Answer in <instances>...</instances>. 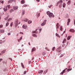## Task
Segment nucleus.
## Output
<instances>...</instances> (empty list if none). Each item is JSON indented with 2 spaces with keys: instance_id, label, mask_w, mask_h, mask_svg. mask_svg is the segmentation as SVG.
Returning a JSON list of instances; mask_svg holds the SVG:
<instances>
[{
  "instance_id": "54",
  "label": "nucleus",
  "mask_w": 75,
  "mask_h": 75,
  "mask_svg": "<svg viewBox=\"0 0 75 75\" xmlns=\"http://www.w3.org/2000/svg\"><path fill=\"white\" fill-rule=\"evenodd\" d=\"M2 43V41L1 40H0V44Z\"/></svg>"
},
{
  "instance_id": "34",
  "label": "nucleus",
  "mask_w": 75,
  "mask_h": 75,
  "mask_svg": "<svg viewBox=\"0 0 75 75\" xmlns=\"http://www.w3.org/2000/svg\"><path fill=\"white\" fill-rule=\"evenodd\" d=\"M68 22L69 23V22H70L71 21V20L70 19H68Z\"/></svg>"
},
{
  "instance_id": "30",
  "label": "nucleus",
  "mask_w": 75,
  "mask_h": 75,
  "mask_svg": "<svg viewBox=\"0 0 75 75\" xmlns=\"http://www.w3.org/2000/svg\"><path fill=\"white\" fill-rule=\"evenodd\" d=\"M11 20H12V18H10L8 19V22L10 21H11Z\"/></svg>"
},
{
  "instance_id": "31",
  "label": "nucleus",
  "mask_w": 75,
  "mask_h": 75,
  "mask_svg": "<svg viewBox=\"0 0 75 75\" xmlns=\"http://www.w3.org/2000/svg\"><path fill=\"white\" fill-rule=\"evenodd\" d=\"M65 41H66V39H64L63 40V43H64V42H65Z\"/></svg>"
},
{
  "instance_id": "17",
  "label": "nucleus",
  "mask_w": 75,
  "mask_h": 75,
  "mask_svg": "<svg viewBox=\"0 0 75 75\" xmlns=\"http://www.w3.org/2000/svg\"><path fill=\"white\" fill-rule=\"evenodd\" d=\"M35 47L33 48L32 49V52H33V51H35Z\"/></svg>"
},
{
  "instance_id": "44",
  "label": "nucleus",
  "mask_w": 75,
  "mask_h": 75,
  "mask_svg": "<svg viewBox=\"0 0 75 75\" xmlns=\"http://www.w3.org/2000/svg\"><path fill=\"white\" fill-rule=\"evenodd\" d=\"M10 26L11 27H12V26H13V23H11L10 24Z\"/></svg>"
},
{
  "instance_id": "14",
  "label": "nucleus",
  "mask_w": 75,
  "mask_h": 75,
  "mask_svg": "<svg viewBox=\"0 0 75 75\" xmlns=\"http://www.w3.org/2000/svg\"><path fill=\"white\" fill-rule=\"evenodd\" d=\"M56 36L57 37H59H59H60V36H59V35H58V33H56Z\"/></svg>"
},
{
  "instance_id": "42",
  "label": "nucleus",
  "mask_w": 75,
  "mask_h": 75,
  "mask_svg": "<svg viewBox=\"0 0 75 75\" xmlns=\"http://www.w3.org/2000/svg\"><path fill=\"white\" fill-rule=\"evenodd\" d=\"M31 61H29V62H28L29 64H31Z\"/></svg>"
},
{
  "instance_id": "56",
  "label": "nucleus",
  "mask_w": 75,
  "mask_h": 75,
  "mask_svg": "<svg viewBox=\"0 0 75 75\" xmlns=\"http://www.w3.org/2000/svg\"><path fill=\"white\" fill-rule=\"evenodd\" d=\"M34 59V57H33L32 59V60H33V59Z\"/></svg>"
},
{
  "instance_id": "52",
  "label": "nucleus",
  "mask_w": 75,
  "mask_h": 75,
  "mask_svg": "<svg viewBox=\"0 0 75 75\" xmlns=\"http://www.w3.org/2000/svg\"><path fill=\"white\" fill-rule=\"evenodd\" d=\"M69 22H68L67 23V25H69Z\"/></svg>"
},
{
  "instance_id": "6",
  "label": "nucleus",
  "mask_w": 75,
  "mask_h": 75,
  "mask_svg": "<svg viewBox=\"0 0 75 75\" xmlns=\"http://www.w3.org/2000/svg\"><path fill=\"white\" fill-rule=\"evenodd\" d=\"M65 71H66V70H65V69H64L63 71L61 72V73L60 74V75H62V74H64V73H65Z\"/></svg>"
},
{
  "instance_id": "57",
  "label": "nucleus",
  "mask_w": 75,
  "mask_h": 75,
  "mask_svg": "<svg viewBox=\"0 0 75 75\" xmlns=\"http://www.w3.org/2000/svg\"><path fill=\"white\" fill-rule=\"evenodd\" d=\"M36 1H38V2H40V0H36Z\"/></svg>"
},
{
  "instance_id": "64",
  "label": "nucleus",
  "mask_w": 75,
  "mask_h": 75,
  "mask_svg": "<svg viewBox=\"0 0 75 75\" xmlns=\"http://www.w3.org/2000/svg\"><path fill=\"white\" fill-rule=\"evenodd\" d=\"M67 68H66L65 69H65V70H67Z\"/></svg>"
},
{
  "instance_id": "22",
  "label": "nucleus",
  "mask_w": 75,
  "mask_h": 75,
  "mask_svg": "<svg viewBox=\"0 0 75 75\" xmlns=\"http://www.w3.org/2000/svg\"><path fill=\"white\" fill-rule=\"evenodd\" d=\"M70 39H71V37L70 36H68L67 38V40H69Z\"/></svg>"
},
{
  "instance_id": "13",
  "label": "nucleus",
  "mask_w": 75,
  "mask_h": 75,
  "mask_svg": "<svg viewBox=\"0 0 75 75\" xmlns=\"http://www.w3.org/2000/svg\"><path fill=\"white\" fill-rule=\"evenodd\" d=\"M23 21L25 22H27V21H28V19L25 18L24 19Z\"/></svg>"
},
{
  "instance_id": "28",
  "label": "nucleus",
  "mask_w": 75,
  "mask_h": 75,
  "mask_svg": "<svg viewBox=\"0 0 75 75\" xmlns=\"http://www.w3.org/2000/svg\"><path fill=\"white\" fill-rule=\"evenodd\" d=\"M8 24H9V23L8 22H7L6 24V26L7 27V26H8Z\"/></svg>"
},
{
  "instance_id": "23",
  "label": "nucleus",
  "mask_w": 75,
  "mask_h": 75,
  "mask_svg": "<svg viewBox=\"0 0 75 75\" xmlns=\"http://www.w3.org/2000/svg\"><path fill=\"white\" fill-rule=\"evenodd\" d=\"M65 6H66V4L65 3H64L63 4V7H65Z\"/></svg>"
},
{
  "instance_id": "48",
  "label": "nucleus",
  "mask_w": 75,
  "mask_h": 75,
  "mask_svg": "<svg viewBox=\"0 0 75 75\" xmlns=\"http://www.w3.org/2000/svg\"><path fill=\"white\" fill-rule=\"evenodd\" d=\"M27 5H24L23 7H27Z\"/></svg>"
},
{
  "instance_id": "38",
  "label": "nucleus",
  "mask_w": 75,
  "mask_h": 75,
  "mask_svg": "<svg viewBox=\"0 0 75 75\" xmlns=\"http://www.w3.org/2000/svg\"><path fill=\"white\" fill-rule=\"evenodd\" d=\"M55 48V47H53L52 48V51H54Z\"/></svg>"
},
{
  "instance_id": "10",
  "label": "nucleus",
  "mask_w": 75,
  "mask_h": 75,
  "mask_svg": "<svg viewBox=\"0 0 75 75\" xmlns=\"http://www.w3.org/2000/svg\"><path fill=\"white\" fill-rule=\"evenodd\" d=\"M56 28H59V23H57V25H56Z\"/></svg>"
},
{
  "instance_id": "55",
  "label": "nucleus",
  "mask_w": 75,
  "mask_h": 75,
  "mask_svg": "<svg viewBox=\"0 0 75 75\" xmlns=\"http://www.w3.org/2000/svg\"><path fill=\"white\" fill-rule=\"evenodd\" d=\"M24 74H26V72H25V71H24V72L23 73Z\"/></svg>"
},
{
  "instance_id": "37",
  "label": "nucleus",
  "mask_w": 75,
  "mask_h": 75,
  "mask_svg": "<svg viewBox=\"0 0 75 75\" xmlns=\"http://www.w3.org/2000/svg\"><path fill=\"white\" fill-rule=\"evenodd\" d=\"M12 11H13V9H11L10 11V13H11V12H12Z\"/></svg>"
},
{
  "instance_id": "8",
  "label": "nucleus",
  "mask_w": 75,
  "mask_h": 75,
  "mask_svg": "<svg viewBox=\"0 0 75 75\" xmlns=\"http://www.w3.org/2000/svg\"><path fill=\"white\" fill-rule=\"evenodd\" d=\"M43 72V70H39L38 71V74H42Z\"/></svg>"
},
{
  "instance_id": "35",
  "label": "nucleus",
  "mask_w": 75,
  "mask_h": 75,
  "mask_svg": "<svg viewBox=\"0 0 75 75\" xmlns=\"http://www.w3.org/2000/svg\"><path fill=\"white\" fill-rule=\"evenodd\" d=\"M37 32V30H36L35 31H33V33H35Z\"/></svg>"
},
{
  "instance_id": "45",
  "label": "nucleus",
  "mask_w": 75,
  "mask_h": 75,
  "mask_svg": "<svg viewBox=\"0 0 75 75\" xmlns=\"http://www.w3.org/2000/svg\"><path fill=\"white\" fill-rule=\"evenodd\" d=\"M52 5H50L49 6H48V7H49V8H51V7H52Z\"/></svg>"
},
{
  "instance_id": "50",
  "label": "nucleus",
  "mask_w": 75,
  "mask_h": 75,
  "mask_svg": "<svg viewBox=\"0 0 75 75\" xmlns=\"http://www.w3.org/2000/svg\"><path fill=\"white\" fill-rule=\"evenodd\" d=\"M9 59L10 60H11V61H12V59H11V58H9Z\"/></svg>"
},
{
  "instance_id": "3",
  "label": "nucleus",
  "mask_w": 75,
  "mask_h": 75,
  "mask_svg": "<svg viewBox=\"0 0 75 75\" xmlns=\"http://www.w3.org/2000/svg\"><path fill=\"white\" fill-rule=\"evenodd\" d=\"M18 20H16V23H15V27H17V25H18Z\"/></svg>"
},
{
  "instance_id": "59",
  "label": "nucleus",
  "mask_w": 75,
  "mask_h": 75,
  "mask_svg": "<svg viewBox=\"0 0 75 75\" xmlns=\"http://www.w3.org/2000/svg\"><path fill=\"white\" fill-rule=\"evenodd\" d=\"M41 30H42V29H40V32L41 31Z\"/></svg>"
},
{
  "instance_id": "19",
  "label": "nucleus",
  "mask_w": 75,
  "mask_h": 75,
  "mask_svg": "<svg viewBox=\"0 0 75 75\" xmlns=\"http://www.w3.org/2000/svg\"><path fill=\"white\" fill-rule=\"evenodd\" d=\"M59 3H61V4H62V3H63V1H62V0H59Z\"/></svg>"
},
{
  "instance_id": "16",
  "label": "nucleus",
  "mask_w": 75,
  "mask_h": 75,
  "mask_svg": "<svg viewBox=\"0 0 75 75\" xmlns=\"http://www.w3.org/2000/svg\"><path fill=\"white\" fill-rule=\"evenodd\" d=\"M57 50H58V52H60L61 51V50H60V48H59V47L57 48Z\"/></svg>"
},
{
  "instance_id": "60",
  "label": "nucleus",
  "mask_w": 75,
  "mask_h": 75,
  "mask_svg": "<svg viewBox=\"0 0 75 75\" xmlns=\"http://www.w3.org/2000/svg\"><path fill=\"white\" fill-rule=\"evenodd\" d=\"M59 3V1L57 3V4H58Z\"/></svg>"
},
{
  "instance_id": "25",
  "label": "nucleus",
  "mask_w": 75,
  "mask_h": 75,
  "mask_svg": "<svg viewBox=\"0 0 75 75\" xmlns=\"http://www.w3.org/2000/svg\"><path fill=\"white\" fill-rule=\"evenodd\" d=\"M24 14H25V11L24 10H23L22 11V14H23V15H24Z\"/></svg>"
},
{
  "instance_id": "18",
  "label": "nucleus",
  "mask_w": 75,
  "mask_h": 75,
  "mask_svg": "<svg viewBox=\"0 0 75 75\" xmlns=\"http://www.w3.org/2000/svg\"><path fill=\"white\" fill-rule=\"evenodd\" d=\"M42 55H45L46 54V52H45V51L43 52L42 53Z\"/></svg>"
},
{
  "instance_id": "11",
  "label": "nucleus",
  "mask_w": 75,
  "mask_h": 75,
  "mask_svg": "<svg viewBox=\"0 0 75 75\" xmlns=\"http://www.w3.org/2000/svg\"><path fill=\"white\" fill-rule=\"evenodd\" d=\"M22 27L23 28H24V29H25V28H27V25H24Z\"/></svg>"
},
{
  "instance_id": "5",
  "label": "nucleus",
  "mask_w": 75,
  "mask_h": 75,
  "mask_svg": "<svg viewBox=\"0 0 75 75\" xmlns=\"http://www.w3.org/2000/svg\"><path fill=\"white\" fill-rule=\"evenodd\" d=\"M69 31L70 32H71L72 33H74V32H75V30L72 29H70Z\"/></svg>"
},
{
  "instance_id": "62",
  "label": "nucleus",
  "mask_w": 75,
  "mask_h": 75,
  "mask_svg": "<svg viewBox=\"0 0 75 75\" xmlns=\"http://www.w3.org/2000/svg\"><path fill=\"white\" fill-rule=\"evenodd\" d=\"M28 44H29V45H30V42H29L28 43Z\"/></svg>"
},
{
  "instance_id": "47",
  "label": "nucleus",
  "mask_w": 75,
  "mask_h": 75,
  "mask_svg": "<svg viewBox=\"0 0 75 75\" xmlns=\"http://www.w3.org/2000/svg\"><path fill=\"white\" fill-rule=\"evenodd\" d=\"M74 24L75 25V19H74Z\"/></svg>"
},
{
  "instance_id": "24",
  "label": "nucleus",
  "mask_w": 75,
  "mask_h": 75,
  "mask_svg": "<svg viewBox=\"0 0 75 75\" xmlns=\"http://www.w3.org/2000/svg\"><path fill=\"white\" fill-rule=\"evenodd\" d=\"M71 4V1H69L68 2H67V4L68 5H69Z\"/></svg>"
},
{
  "instance_id": "63",
  "label": "nucleus",
  "mask_w": 75,
  "mask_h": 75,
  "mask_svg": "<svg viewBox=\"0 0 75 75\" xmlns=\"http://www.w3.org/2000/svg\"><path fill=\"white\" fill-rule=\"evenodd\" d=\"M17 36H18V33L17 35Z\"/></svg>"
},
{
  "instance_id": "2",
  "label": "nucleus",
  "mask_w": 75,
  "mask_h": 75,
  "mask_svg": "<svg viewBox=\"0 0 75 75\" xmlns=\"http://www.w3.org/2000/svg\"><path fill=\"white\" fill-rule=\"evenodd\" d=\"M46 22H47V20H45L41 24V25L42 26H44L46 24Z\"/></svg>"
},
{
  "instance_id": "41",
  "label": "nucleus",
  "mask_w": 75,
  "mask_h": 75,
  "mask_svg": "<svg viewBox=\"0 0 75 75\" xmlns=\"http://www.w3.org/2000/svg\"><path fill=\"white\" fill-rule=\"evenodd\" d=\"M7 6L8 7V8H10V5H8V6Z\"/></svg>"
},
{
  "instance_id": "36",
  "label": "nucleus",
  "mask_w": 75,
  "mask_h": 75,
  "mask_svg": "<svg viewBox=\"0 0 75 75\" xmlns=\"http://www.w3.org/2000/svg\"><path fill=\"white\" fill-rule=\"evenodd\" d=\"M33 37H37V35L36 34H33Z\"/></svg>"
},
{
  "instance_id": "26",
  "label": "nucleus",
  "mask_w": 75,
  "mask_h": 75,
  "mask_svg": "<svg viewBox=\"0 0 75 75\" xmlns=\"http://www.w3.org/2000/svg\"><path fill=\"white\" fill-rule=\"evenodd\" d=\"M32 23V21H29L28 22V24H30V23Z\"/></svg>"
},
{
  "instance_id": "15",
  "label": "nucleus",
  "mask_w": 75,
  "mask_h": 75,
  "mask_svg": "<svg viewBox=\"0 0 75 75\" xmlns=\"http://www.w3.org/2000/svg\"><path fill=\"white\" fill-rule=\"evenodd\" d=\"M21 64L22 67L23 68H24V65H23V63H21Z\"/></svg>"
},
{
  "instance_id": "33",
  "label": "nucleus",
  "mask_w": 75,
  "mask_h": 75,
  "mask_svg": "<svg viewBox=\"0 0 75 75\" xmlns=\"http://www.w3.org/2000/svg\"><path fill=\"white\" fill-rule=\"evenodd\" d=\"M71 70H72V69H69L68 70V72H69V71H71Z\"/></svg>"
},
{
  "instance_id": "20",
  "label": "nucleus",
  "mask_w": 75,
  "mask_h": 75,
  "mask_svg": "<svg viewBox=\"0 0 75 75\" xmlns=\"http://www.w3.org/2000/svg\"><path fill=\"white\" fill-rule=\"evenodd\" d=\"M21 3L22 4H24V3H25V1H24V0H22L21 1Z\"/></svg>"
},
{
  "instance_id": "4",
  "label": "nucleus",
  "mask_w": 75,
  "mask_h": 75,
  "mask_svg": "<svg viewBox=\"0 0 75 75\" xmlns=\"http://www.w3.org/2000/svg\"><path fill=\"white\" fill-rule=\"evenodd\" d=\"M18 6H14L13 7V8L15 10H17V9H18Z\"/></svg>"
},
{
  "instance_id": "49",
  "label": "nucleus",
  "mask_w": 75,
  "mask_h": 75,
  "mask_svg": "<svg viewBox=\"0 0 75 75\" xmlns=\"http://www.w3.org/2000/svg\"><path fill=\"white\" fill-rule=\"evenodd\" d=\"M11 34V33H8V35H10Z\"/></svg>"
},
{
  "instance_id": "39",
  "label": "nucleus",
  "mask_w": 75,
  "mask_h": 75,
  "mask_svg": "<svg viewBox=\"0 0 75 75\" xmlns=\"http://www.w3.org/2000/svg\"><path fill=\"white\" fill-rule=\"evenodd\" d=\"M45 50H47V51H50V50H49V49H48L47 48H45Z\"/></svg>"
},
{
  "instance_id": "12",
  "label": "nucleus",
  "mask_w": 75,
  "mask_h": 75,
  "mask_svg": "<svg viewBox=\"0 0 75 75\" xmlns=\"http://www.w3.org/2000/svg\"><path fill=\"white\" fill-rule=\"evenodd\" d=\"M4 31V30H0V33H3Z\"/></svg>"
},
{
  "instance_id": "53",
  "label": "nucleus",
  "mask_w": 75,
  "mask_h": 75,
  "mask_svg": "<svg viewBox=\"0 0 75 75\" xmlns=\"http://www.w3.org/2000/svg\"><path fill=\"white\" fill-rule=\"evenodd\" d=\"M20 40H22V37H21L20 38V39H19Z\"/></svg>"
},
{
  "instance_id": "46",
  "label": "nucleus",
  "mask_w": 75,
  "mask_h": 75,
  "mask_svg": "<svg viewBox=\"0 0 75 75\" xmlns=\"http://www.w3.org/2000/svg\"><path fill=\"white\" fill-rule=\"evenodd\" d=\"M5 50L2 51V52L3 53H5Z\"/></svg>"
},
{
  "instance_id": "29",
  "label": "nucleus",
  "mask_w": 75,
  "mask_h": 75,
  "mask_svg": "<svg viewBox=\"0 0 75 75\" xmlns=\"http://www.w3.org/2000/svg\"><path fill=\"white\" fill-rule=\"evenodd\" d=\"M8 17H9V16H8L5 19V20H8Z\"/></svg>"
},
{
  "instance_id": "51",
  "label": "nucleus",
  "mask_w": 75,
  "mask_h": 75,
  "mask_svg": "<svg viewBox=\"0 0 75 75\" xmlns=\"http://www.w3.org/2000/svg\"><path fill=\"white\" fill-rule=\"evenodd\" d=\"M1 61H3V59H0V62H1Z\"/></svg>"
},
{
  "instance_id": "9",
  "label": "nucleus",
  "mask_w": 75,
  "mask_h": 75,
  "mask_svg": "<svg viewBox=\"0 0 75 75\" xmlns=\"http://www.w3.org/2000/svg\"><path fill=\"white\" fill-rule=\"evenodd\" d=\"M4 11H7V6L5 7L4 8Z\"/></svg>"
},
{
  "instance_id": "61",
  "label": "nucleus",
  "mask_w": 75,
  "mask_h": 75,
  "mask_svg": "<svg viewBox=\"0 0 75 75\" xmlns=\"http://www.w3.org/2000/svg\"><path fill=\"white\" fill-rule=\"evenodd\" d=\"M20 34H23V33L22 32H20Z\"/></svg>"
},
{
  "instance_id": "40",
  "label": "nucleus",
  "mask_w": 75,
  "mask_h": 75,
  "mask_svg": "<svg viewBox=\"0 0 75 75\" xmlns=\"http://www.w3.org/2000/svg\"><path fill=\"white\" fill-rule=\"evenodd\" d=\"M0 3H2L3 4V3H4V1H0Z\"/></svg>"
},
{
  "instance_id": "1",
  "label": "nucleus",
  "mask_w": 75,
  "mask_h": 75,
  "mask_svg": "<svg viewBox=\"0 0 75 75\" xmlns=\"http://www.w3.org/2000/svg\"><path fill=\"white\" fill-rule=\"evenodd\" d=\"M47 14L48 15L49 17H54V15H53V14L52 13H50V12L49 11H48L47 13Z\"/></svg>"
},
{
  "instance_id": "7",
  "label": "nucleus",
  "mask_w": 75,
  "mask_h": 75,
  "mask_svg": "<svg viewBox=\"0 0 75 75\" xmlns=\"http://www.w3.org/2000/svg\"><path fill=\"white\" fill-rule=\"evenodd\" d=\"M13 1H14V0H9V1H8V4H9L11 3H12Z\"/></svg>"
},
{
  "instance_id": "43",
  "label": "nucleus",
  "mask_w": 75,
  "mask_h": 75,
  "mask_svg": "<svg viewBox=\"0 0 75 75\" xmlns=\"http://www.w3.org/2000/svg\"><path fill=\"white\" fill-rule=\"evenodd\" d=\"M3 25H0V28H2V27H3Z\"/></svg>"
},
{
  "instance_id": "21",
  "label": "nucleus",
  "mask_w": 75,
  "mask_h": 75,
  "mask_svg": "<svg viewBox=\"0 0 75 75\" xmlns=\"http://www.w3.org/2000/svg\"><path fill=\"white\" fill-rule=\"evenodd\" d=\"M60 27V30L62 31V26H61Z\"/></svg>"
},
{
  "instance_id": "58",
  "label": "nucleus",
  "mask_w": 75,
  "mask_h": 75,
  "mask_svg": "<svg viewBox=\"0 0 75 75\" xmlns=\"http://www.w3.org/2000/svg\"><path fill=\"white\" fill-rule=\"evenodd\" d=\"M18 42H20V40L19 39H18Z\"/></svg>"
},
{
  "instance_id": "27",
  "label": "nucleus",
  "mask_w": 75,
  "mask_h": 75,
  "mask_svg": "<svg viewBox=\"0 0 75 75\" xmlns=\"http://www.w3.org/2000/svg\"><path fill=\"white\" fill-rule=\"evenodd\" d=\"M62 4L60 3V4L59 6V7H62Z\"/></svg>"
},
{
  "instance_id": "32",
  "label": "nucleus",
  "mask_w": 75,
  "mask_h": 75,
  "mask_svg": "<svg viewBox=\"0 0 75 75\" xmlns=\"http://www.w3.org/2000/svg\"><path fill=\"white\" fill-rule=\"evenodd\" d=\"M40 13H38V18L39 17H40Z\"/></svg>"
}]
</instances>
